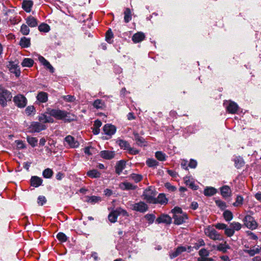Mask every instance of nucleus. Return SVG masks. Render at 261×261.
Listing matches in <instances>:
<instances>
[{"instance_id": "obj_30", "label": "nucleus", "mask_w": 261, "mask_h": 261, "mask_svg": "<svg viewBox=\"0 0 261 261\" xmlns=\"http://www.w3.org/2000/svg\"><path fill=\"white\" fill-rule=\"evenodd\" d=\"M85 201L94 204L101 201V197L96 196H87L86 197Z\"/></svg>"}, {"instance_id": "obj_47", "label": "nucleus", "mask_w": 261, "mask_h": 261, "mask_svg": "<svg viewBox=\"0 0 261 261\" xmlns=\"http://www.w3.org/2000/svg\"><path fill=\"white\" fill-rule=\"evenodd\" d=\"M129 178L137 183L142 180L143 177L141 174L133 173L129 175Z\"/></svg>"}, {"instance_id": "obj_21", "label": "nucleus", "mask_w": 261, "mask_h": 261, "mask_svg": "<svg viewBox=\"0 0 261 261\" xmlns=\"http://www.w3.org/2000/svg\"><path fill=\"white\" fill-rule=\"evenodd\" d=\"M156 222L158 224L162 223L170 224L171 222V218L167 215H162L156 219Z\"/></svg>"}, {"instance_id": "obj_29", "label": "nucleus", "mask_w": 261, "mask_h": 261, "mask_svg": "<svg viewBox=\"0 0 261 261\" xmlns=\"http://www.w3.org/2000/svg\"><path fill=\"white\" fill-rule=\"evenodd\" d=\"M185 183L187 186H188L191 189L196 190L198 188V186H196L194 182L193 181L192 179L190 178V177H185L184 178Z\"/></svg>"}, {"instance_id": "obj_63", "label": "nucleus", "mask_w": 261, "mask_h": 261, "mask_svg": "<svg viewBox=\"0 0 261 261\" xmlns=\"http://www.w3.org/2000/svg\"><path fill=\"white\" fill-rule=\"evenodd\" d=\"M15 143L16 144L17 148L18 149H23L25 147L24 144L22 141L16 140L15 141Z\"/></svg>"}, {"instance_id": "obj_44", "label": "nucleus", "mask_w": 261, "mask_h": 261, "mask_svg": "<svg viewBox=\"0 0 261 261\" xmlns=\"http://www.w3.org/2000/svg\"><path fill=\"white\" fill-rule=\"evenodd\" d=\"M118 142L121 148L125 150H128L129 148L130 145L127 141L123 140H119Z\"/></svg>"}, {"instance_id": "obj_34", "label": "nucleus", "mask_w": 261, "mask_h": 261, "mask_svg": "<svg viewBox=\"0 0 261 261\" xmlns=\"http://www.w3.org/2000/svg\"><path fill=\"white\" fill-rule=\"evenodd\" d=\"M93 106L96 109L102 110L105 108V102L101 99H97L93 102Z\"/></svg>"}, {"instance_id": "obj_54", "label": "nucleus", "mask_w": 261, "mask_h": 261, "mask_svg": "<svg viewBox=\"0 0 261 261\" xmlns=\"http://www.w3.org/2000/svg\"><path fill=\"white\" fill-rule=\"evenodd\" d=\"M57 238L61 242H65L67 240V236L63 232L58 233Z\"/></svg>"}, {"instance_id": "obj_43", "label": "nucleus", "mask_w": 261, "mask_h": 261, "mask_svg": "<svg viewBox=\"0 0 261 261\" xmlns=\"http://www.w3.org/2000/svg\"><path fill=\"white\" fill-rule=\"evenodd\" d=\"M118 215L116 211L112 212L108 216V219L111 222L114 223L117 221Z\"/></svg>"}, {"instance_id": "obj_17", "label": "nucleus", "mask_w": 261, "mask_h": 261, "mask_svg": "<svg viewBox=\"0 0 261 261\" xmlns=\"http://www.w3.org/2000/svg\"><path fill=\"white\" fill-rule=\"evenodd\" d=\"M115 152L110 150H102L100 152V156L106 160H111L115 156Z\"/></svg>"}, {"instance_id": "obj_2", "label": "nucleus", "mask_w": 261, "mask_h": 261, "mask_svg": "<svg viewBox=\"0 0 261 261\" xmlns=\"http://www.w3.org/2000/svg\"><path fill=\"white\" fill-rule=\"evenodd\" d=\"M11 92L5 88L0 86V105L3 107L7 106V101L11 100Z\"/></svg>"}, {"instance_id": "obj_25", "label": "nucleus", "mask_w": 261, "mask_h": 261, "mask_svg": "<svg viewBox=\"0 0 261 261\" xmlns=\"http://www.w3.org/2000/svg\"><path fill=\"white\" fill-rule=\"evenodd\" d=\"M125 167V162L123 160L118 161L115 166L116 173L120 175Z\"/></svg>"}, {"instance_id": "obj_55", "label": "nucleus", "mask_w": 261, "mask_h": 261, "mask_svg": "<svg viewBox=\"0 0 261 261\" xmlns=\"http://www.w3.org/2000/svg\"><path fill=\"white\" fill-rule=\"evenodd\" d=\"M27 141L28 143L33 147L36 146L38 140L34 137H28Z\"/></svg>"}, {"instance_id": "obj_26", "label": "nucleus", "mask_w": 261, "mask_h": 261, "mask_svg": "<svg viewBox=\"0 0 261 261\" xmlns=\"http://www.w3.org/2000/svg\"><path fill=\"white\" fill-rule=\"evenodd\" d=\"M42 183V179L37 176H34L31 177V185L32 186L34 187H38L40 186Z\"/></svg>"}, {"instance_id": "obj_38", "label": "nucleus", "mask_w": 261, "mask_h": 261, "mask_svg": "<svg viewBox=\"0 0 261 261\" xmlns=\"http://www.w3.org/2000/svg\"><path fill=\"white\" fill-rule=\"evenodd\" d=\"M230 249V246L225 242L224 243L220 244L217 246V250L223 253L226 252L227 249Z\"/></svg>"}, {"instance_id": "obj_45", "label": "nucleus", "mask_w": 261, "mask_h": 261, "mask_svg": "<svg viewBox=\"0 0 261 261\" xmlns=\"http://www.w3.org/2000/svg\"><path fill=\"white\" fill-rule=\"evenodd\" d=\"M20 32L23 35H28L30 33V29L26 24H22L20 27Z\"/></svg>"}, {"instance_id": "obj_52", "label": "nucleus", "mask_w": 261, "mask_h": 261, "mask_svg": "<svg viewBox=\"0 0 261 261\" xmlns=\"http://www.w3.org/2000/svg\"><path fill=\"white\" fill-rule=\"evenodd\" d=\"M243 198L241 196L238 195L236 197V201L233 205L234 206H239L243 204Z\"/></svg>"}, {"instance_id": "obj_3", "label": "nucleus", "mask_w": 261, "mask_h": 261, "mask_svg": "<svg viewBox=\"0 0 261 261\" xmlns=\"http://www.w3.org/2000/svg\"><path fill=\"white\" fill-rule=\"evenodd\" d=\"M156 195L155 190L149 187L144 191L143 194V199L148 203L152 204L154 202V199Z\"/></svg>"}, {"instance_id": "obj_37", "label": "nucleus", "mask_w": 261, "mask_h": 261, "mask_svg": "<svg viewBox=\"0 0 261 261\" xmlns=\"http://www.w3.org/2000/svg\"><path fill=\"white\" fill-rule=\"evenodd\" d=\"M155 158L160 161H165L166 160L167 156L162 151H156L155 153Z\"/></svg>"}, {"instance_id": "obj_1", "label": "nucleus", "mask_w": 261, "mask_h": 261, "mask_svg": "<svg viewBox=\"0 0 261 261\" xmlns=\"http://www.w3.org/2000/svg\"><path fill=\"white\" fill-rule=\"evenodd\" d=\"M47 113L57 120H65L70 121L74 119L73 118H71L69 113L60 109L48 108Z\"/></svg>"}, {"instance_id": "obj_36", "label": "nucleus", "mask_w": 261, "mask_h": 261, "mask_svg": "<svg viewBox=\"0 0 261 261\" xmlns=\"http://www.w3.org/2000/svg\"><path fill=\"white\" fill-rule=\"evenodd\" d=\"M34 62V60L31 58H24L21 63V65L22 67H31L33 66Z\"/></svg>"}, {"instance_id": "obj_15", "label": "nucleus", "mask_w": 261, "mask_h": 261, "mask_svg": "<svg viewBox=\"0 0 261 261\" xmlns=\"http://www.w3.org/2000/svg\"><path fill=\"white\" fill-rule=\"evenodd\" d=\"M168 199L164 193H160L157 197L154 199V202L152 204H160L162 205L166 204L168 203Z\"/></svg>"}, {"instance_id": "obj_56", "label": "nucleus", "mask_w": 261, "mask_h": 261, "mask_svg": "<svg viewBox=\"0 0 261 261\" xmlns=\"http://www.w3.org/2000/svg\"><path fill=\"white\" fill-rule=\"evenodd\" d=\"M145 218L148 221L149 224H152L155 218V217L153 214H147L145 216Z\"/></svg>"}, {"instance_id": "obj_6", "label": "nucleus", "mask_w": 261, "mask_h": 261, "mask_svg": "<svg viewBox=\"0 0 261 261\" xmlns=\"http://www.w3.org/2000/svg\"><path fill=\"white\" fill-rule=\"evenodd\" d=\"M130 206L132 210L142 213L146 212L148 208L147 205L143 201L131 204Z\"/></svg>"}, {"instance_id": "obj_5", "label": "nucleus", "mask_w": 261, "mask_h": 261, "mask_svg": "<svg viewBox=\"0 0 261 261\" xmlns=\"http://www.w3.org/2000/svg\"><path fill=\"white\" fill-rule=\"evenodd\" d=\"M14 105L18 108L22 109L26 107L28 103L27 98L21 94H18L13 98Z\"/></svg>"}, {"instance_id": "obj_42", "label": "nucleus", "mask_w": 261, "mask_h": 261, "mask_svg": "<svg viewBox=\"0 0 261 261\" xmlns=\"http://www.w3.org/2000/svg\"><path fill=\"white\" fill-rule=\"evenodd\" d=\"M146 163L149 167H155L159 165V163L153 159H148L146 160Z\"/></svg>"}, {"instance_id": "obj_59", "label": "nucleus", "mask_w": 261, "mask_h": 261, "mask_svg": "<svg viewBox=\"0 0 261 261\" xmlns=\"http://www.w3.org/2000/svg\"><path fill=\"white\" fill-rule=\"evenodd\" d=\"M199 255L200 256L207 257L209 255V251L204 248L201 249L199 251Z\"/></svg>"}, {"instance_id": "obj_24", "label": "nucleus", "mask_w": 261, "mask_h": 261, "mask_svg": "<svg viewBox=\"0 0 261 261\" xmlns=\"http://www.w3.org/2000/svg\"><path fill=\"white\" fill-rule=\"evenodd\" d=\"M145 38V35L142 32H138L135 34L132 37L133 41L135 43H139L143 41Z\"/></svg>"}, {"instance_id": "obj_51", "label": "nucleus", "mask_w": 261, "mask_h": 261, "mask_svg": "<svg viewBox=\"0 0 261 261\" xmlns=\"http://www.w3.org/2000/svg\"><path fill=\"white\" fill-rule=\"evenodd\" d=\"M230 226L233 229L234 231H238L241 229L242 227L241 224L239 222H233L230 223Z\"/></svg>"}, {"instance_id": "obj_31", "label": "nucleus", "mask_w": 261, "mask_h": 261, "mask_svg": "<svg viewBox=\"0 0 261 261\" xmlns=\"http://www.w3.org/2000/svg\"><path fill=\"white\" fill-rule=\"evenodd\" d=\"M19 44L22 48H28L31 45L30 39L23 37L21 38Z\"/></svg>"}, {"instance_id": "obj_57", "label": "nucleus", "mask_w": 261, "mask_h": 261, "mask_svg": "<svg viewBox=\"0 0 261 261\" xmlns=\"http://www.w3.org/2000/svg\"><path fill=\"white\" fill-rule=\"evenodd\" d=\"M234 231L231 227L227 228V227L225 229V234L228 237H230L234 234Z\"/></svg>"}, {"instance_id": "obj_32", "label": "nucleus", "mask_w": 261, "mask_h": 261, "mask_svg": "<svg viewBox=\"0 0 261 261\" xmlns=\"http://www.w3.org/2000/svg\"><path fill=\"white\" fill-rule=\"evenodd\" d=\"M133 135L134 136V139L136 142V143L139 146L144 145L145 142L144 139L140 136L139 134L136 132H134Z\"/></svg>"}, {"instance_id": "obj_62", "label": "nucleus", "mask_w": 261, "mask_h": 261, "mask_svg": "<svg viewBox=\"0 0 261 261\" xmlns=\"http://www.w3.org/2000/svg\"><path fill=\"white\" fill-rule=\"evenodd\" d=\"M46 201V198L43 196H39L38 198V203L40 205H43Z\"/></svg>"}, {"instance_id": "obj_9", "label": "nucleus", "mask_w": 261, "mask_h": 261, "mask_svg": "<svg viewBox=\"0 0 261 261\" xmlns=\"http://www.w3.org/2000/svg\"><path fill=\"white\" fill-rule=\"evenodd\" d=\"M223 105L225 107L227 111L229 113L234 114L238 109V105L232 101H225Z\"/></svg>"}, {"instance_id": "obj_23", "label": "nucleus", "mask_w": 261, "mask_h": 261, "mask_svg": "<svg viewBox=\"0 0 261 261\" xmlns=\"http://www.w3.org/2000/svg\"><path fill=\"white\" fill-rule=\"evenodd\" d=\"M33 5V1L30 0H24L22 3V8L26 12H30Z\"/></svg>"}, {"instance_id": "obj_28", "label": "nucleus", "mask_w": 261, "mask_h": 261, "mask_svg": "<svg viewBox=\"0 0 261 261\" xmlns=\"http://www.w3.org/2000/svg\"><path fill=\"white\" fill-rule=\"evenodd\" d=\"M217 192V190L212 187H206L203 191V194L206 196H212L214 195Z\"/></svg>"}, {"instance_id": "obj_64", "label": "nucleus", "mask_w": 261, "mask_h": 261, "mask_svg": "<svg viewBox=\"0 0 261 261\" xmlns=\"http://www.w3.org/2000/svg\"><path fill=\"white\" fill-rule=\"evenodd\" d=\"M197 165V161L193 159H191L189 163L188 164V166L191 168H195Z\"/></svg>"}, {"instance_id": "obj_50", "label": "nucleus", "mask_w": 261, "mask_h": 261, "mask_svg": "<svg viewBox=\"0 0 261 261\" xmlns=\"http://www.w3.org/2000/svg\"><path fill=\"white\" fill-rule=\"evenodd\" d=\"M113 37V34L111 29H109L106 34V40L109 43H112V39Z\"/></svg>"}, {"instance_id": "obj_60", "label": "nucleus", "mask_w": 261, "mask_h": 261, "mask_svg": "<svg viewBox=\"0 0 261 261\" xmlns=\"http://www.w3.org/2000/svg\"><path fill=\"white\" fill-rule=\"evenodd\" d=\"M115 211H116V212L117 213L118 216L120 215H122L124 216H128V213L126 212V211H125L121 208H117Z\"/></svg>"}, {"instance_id": "obj_8", "label": "nucleus", "mask_w": 261, "mask_h": 261, "mask_svg": "<svg viewBox=\"0 0 261 261\" xmlns=\"http://www.w3.org/2000/svg\"><path fill=\"white\" fill-rule=\"evenodd\" d=\"M65 146L68 145L69 148H75L79 147L80 143L73 136L68 135L64 139Z\"/></svg>"}, {"instance_id": "obj_39", "label": "nucleus", "mask_w": 261, "mask_h": 261, "mask_svg": "<svg viewBox=\"0 0 261 261\" xmlns=\"http://www.w3.org/2000/svg\"><path fill=\"white\" fill-rule=\"evenodd\" d=\"M25 113L28 116L34 115L36 113V109L34 106H29L25 109Z\"/></svg>"}, {"instance_id": "obj_4", "label": "nucleus", "mask_w": 261, "mask_h": 261, "mask_svg": "<svg viewBox=\"0 0 261 261\" xmlns=\"http://www.w3.org/2000/svg\"><path fill=\"white\" fill-rule=\"evenodd\" d=\"M205 234L213 240L221 241L223 240L222 236L217 232L213 227L208 226L204 229Z\"/></svg>"}, {"instance_id": "obj_35", "label": "nucleus", "mask_w": 261, "mask_h": 261, "mask_svg": "<svg viewBox=\"0 0 261 261\" xmlns=\"http://www.w3.org/2000/svg\"><path fill=\"white\" fill-rule=\"evenodd\" d=\"M87 175L91 178H98L100 176L101 173L98 170L93 169L88 171Z\"/></svg>"}, {"instance_id": "obj_53", "label": "nucleus", "mask_w": 261, "mask_h": 261, "mask_svg": "<svg viewBox=\"0 0 261 261\" xmlns=\"http://www.w3.org/2000/svg\"><path fill=\"white\" fill-rule=\"evenodd\" d=\"M205 242L203 241V240L200 239H199L197 242L194 244L193 248H195V249L197 250L200 247L204 246L205 245Z\"/></svg>"}, {"instance_id": "obj_27", "label": "nucleus", "mask_w": 261, "mask_h": 261, "mask_svg": "<svg viewBox=\"0 0 261 261\" xmlns=\"http://www.w3.org/2000/svg\"><path fill=\"white\" fill-rule=\"evenodd\" d=\"M25 20L27 24L31 28L36 27L38 25L37 20L32 16L28 17Z\"/></svg>"}, {"instance_id": "obj_48", "label": "nucleus", "mask_w": 261, "mask_h": 261, "mask_svg": "<svg viewBox=\"0 0 261 261\" xmlns=\"http://www.w3.org/2000/svg\"><path fill=\"white\" fill-rule=\"evenodd\" d=\"M223 217L226 221H229L233 218L232 213L229 211H225L223 213Z\"/></svg>"}, {"instance_id": "obj_61", "label": "nucleus", "mask_w": 261, "mask_h": 261, "mask_svg": "<svg viewBox=\"0 0 261 261\" xmlns=\"http://www.w3.org/2000/svg\"><path fill=\"white\" fill-rule=\"evenodd\" d=\"M64 100L67 102H73L75 100V98L73 96L68 95L63 97Z\"/></svg>"}, {"instance_id": "obj_14", "label": "nucleus", "mask_w": 261, "mask_h": 261, "mask_svg": "<svg viewBox=\"0 0 261 261\" xmlns=\"http://www.w3.org/2000/svg\"><path fill=\"white\" fill-rule=\"evenodd\" d=\"M186 251H187V247L186 246H178L175 251L169 252L170 257L171 259L174 258Z\"/></svg>"}, {"instance_id": "obj_12", "label": "nucleus", "mask_w": 261, "mask_h": 261, "mask_svg": "<svg viewBox=\"0 0 261 261\" xmlns=\"http://www.w3.org/2000/svg\"><path fill=\"white\" fill-rule=\"evenodd\" d=\"M173 218L174 220V224L180 225L186 222V220L188 219V216L187 215L184 213L178 214V215H173Z\"/></svg>"}, {"instance_id": "obj_20", "label": "nucleus", "mask_w": 261, "mask_h": 261, "mask_svg": "<svg viewBox=\"0 0 261 261\" xmlns=\"http://www.w3.org/2000/svg\"><path fill=\"white\" fill-rule=\"evenodd\" d=\"M36 99L40 103H45L48 100V94L43 91L39 92L36 96Z\"/></svg>"}, {"instance_id": "obj_7", "label": "nucleus", "mask_w": 261, "mask_h": 261, "mask_svg": "<svg viewBox=\"0 0 261 261\" xmlns=\"http://www.w3.org/2000/svg\"><path fill=\"white\" fill-rule=\"evenodd\" d=\"M7 67L9 71L14 73L16 77H19L20 75V70L18 63L15 61H9L7 64Z\"/></svg>"}, {"instance_id": "obj_16", "label": "nucleus", "mask_w": 261, "mask_h": 261, "mask_svg": "<svg viewBox=\"0 0 261 261\" xmlns=\"http://www.w3.org/2000/svg\"><path fill=\"white\" fill-rule=\"evenodd\" d=\"M103 130L106 135L112 136L116 132V127L112 124H107L103 127Z\"/></svg>"}, {"instance_id": "obj_22", "label": "nucleus", "mask_w": 261, "mask_h": 261, "mask_svg": "<svg viewBox=\"0 0 261 261\" xmlns=\"http://www.w3.org/2000/svg\"><path fill=\"white\" fill-rule=\"evenodd\" d=\"M39 62L43 65L47 69H48L50 72L53 73L54 72V68L49 63V62L46 60L43 57L40 56L39 57Z\"/></svg>"}, {"instance_id": "obj_10", "label": "nucleus", "mask_w": 261, "mask_h": 261, "mask_svg": "<svg viewBox=\"0 0 261 261\" xmlns=\"http://www.w3.org/2000/svg\"><path fill=\"white\" fill-rule=\"evenodd\" d=\"M244 224L249 229H254L257 227V223L250 215H247L244 219Z\"/></svg>"}, {"instance_id": "obj_11", "label": "nucleus", "mask_w": 261, "mask_h": 261, "mask_svg": "<svg viewBox=\"0 0 261 261\" xmlns=\"http://www.w3.org/2000/svg\"><path fill=\"white\" fill-rule=\"evenodd\" d=\"M46 128L45 125L38 122H33L31 123L29 129L31 132H40Z\"/></svg>"}, {"instance_id": "obj_19", "label": "nucleus", "mask_w": 261, "mask_h": 261, "mask_svg": "<svg viewBox=\"0 0 261 261\" xmlns=\"http://www.w3.org/2000/svg\"><path fill=\"white\" fill-rule=\"evenodd\" d=\"M221 194L224 198H227L231 196V191L230 187L225 185L220 188Z\"/></svg>"}, {"instance_id": "obj_41", "label": "nucleus", "mask_w": 261, "mask_h": 261, "mask_svg": "<svg viewBox=\"0 0 261 261\" xmlns=\"http://www.w3.org/2000/svg\"><path fill=\"white\" fill-rule=\"evenodd\" d=\"M53 175V171L50 168L45 169L42 173L43 176L45 178H50Z\"/></svg>"}, {"instance_id": "obj_18", "label": "nucleus", "mask_w": 261, "mask_h": 261, "mask_svg": "<svg viewBox=\"0 0 261 261\" xmlns=\"http://www.w3.org/2000/svg\"><path fill=\"white\" fill-rule=\"evenodd\" d=\"M121 189L123 190H135L137 186L128 181H124L119 185Z\"/></svg>"}, {"instance_id": "obj_46", "label": "nucleus", "mask_w": 261, "mask_h": 261, "mask_svg": "<svg viewBox=\"0 0 261 261\" xmlns=\"http://www.w3.org/2000/svg\"><path fill=\"white\" fill-rule=\"evenodd\" d=\"M38 30L40 32L47 33L49 31L50 27L48 24H47L46 23H42L39 25Z\"/></svg>"}, {"instance_id": "obj_33", "label": "nucleus", "mask_w": 261, "mask_h": 261, "mask_svg": "<svg viewBox=\"0 0 261 261\" xmlns=\"http://www.w3.org/2000/svg\"><path fill=\"white\" fill-rule=\"evenodd\" d=\"M234 162L235 167L238 169L242 168L245 164L244 160L240 156L236 157L234 158Z\"/></svg>"}, {"instance_id": "obj_49", "label": "nucleus", "mask_w": 261, "mask_h": 261, "mask_svg": "<svg viewBox=\"0 0 261 261\" xmlns=\"http://www.w3.org/2000/svg\"><path fill=\"white\" fill-rule=\"evenodd\" d=\"M247 253L249 254L250 256H253L256 254H258L260 252V249L259 247L258 246L257 248H254V249H251L249 250H247L245 251Z\"/></svg>"}, {"instance_id": "obj_13", "label": "nucleus", "mask_w": 261, "mask_h": 261, "mask_svg": "<svg viewBox=\"0 0 261 261\" xmlns=\"http://www.w3.org/2000/svg\"><path fill=\"white\" fill-rule=\"evenodd\" d=\"M38 120L43 123H53L54 122V119L47 113V111L45 113L41 114L38 116Z\"/></svg>"}, {"instance_id": "obj_58", "label": "nucleus", "mask_w": 261, "mask_h": 261, "mask_svg": "<svg viewBox=\"0 0 261 261\" xmlns=\"http://www.w3.org/2000/svg\"><path fill=\"white\" fill-rule=\"evenodd\" d=\"M216 205L219 207L221 209H224L226 207V203L225 202L221 200H217L215 201Z\"/></svg>"}, {"instance_id": "obj_40", "label": "nucleus", "mask_w": 261, "mask_h": 261, "mask_svg": "<svg viewBox=\"0 0 261 261\" xmlns=\"http://www.w3.org/2000/svg\"><path fill=\"white\" fill-rule=\"evenodd\" d=\"M124 20L125 22L128 23L132 19V14L129 8H126L124 11Z\"/></svg>"}]
</instances>
